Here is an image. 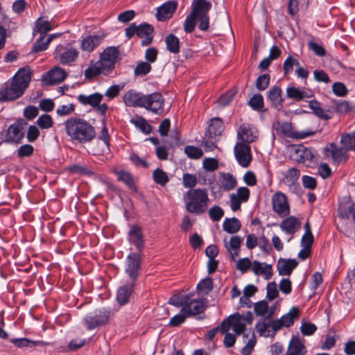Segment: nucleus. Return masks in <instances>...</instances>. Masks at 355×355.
I'll return each instance as SVG.
<instances>
[{
	"mask_svg": "<svg viewBox=\"0 0 355 355\" xmlns=\"http://www.w3.org/2000/svg\"><path fill=\"white\" fill-rule=\"evenodd\" d=\"M317 327L313 323L302 322L300 327L301 332L304 336H311L316 331Z\"/></svg>",
	"mask_w": 355,
	"mask_h": 355,
	"instance_id": "nucleus-64",
	"label": "nucleus"
},
{
	"mask_svg": "<svg viewBox=\"0 0 355 355\" xmlns=\"http://www.w3.org/2000/svg\"><path fill=\"white\" fill-rule=\"evenodd\" d=\"M128 239L130 242L139 250L141 249L144 243L141 227L138 225H132L128 232Z\"/></svg>",
	"mask_w": 355,
	"mask_h": 355,
	"instance_id": "nucleus-23",
	"label": "nucleus"
},
{
	"mask_svg": "<svg viewBox=\"0 0 355 355\" xmlns=\"http://www.w3.org/2000/svg\"><path fill=\"white\" fill-rule=\"evenodd\" d=\"M340 143L348 150H355V131L343 134L340 138Z\"/></svg>",
	"mask_w": 355,
	"mask_h": 355,
	"instance_id": "nucleus-44",
	"label": "nucleus"
},
{
	"mask_svg": "<svg viewBox=\"0 0 355 355\" xmlns=\"http://www.w3.org/2000/svg\"><path fill=\"white\" fill-rule=\"evenodd\" d=\"M220 187L229 191L234 189L236 184V179L230 173H220L219 178Z\"/></svg>",
	"mask_w": 355,
	"mask_h": 355,
	"instance_id": "nucleus-32",
	"label": "nucleus"
},
{
	"mask_svg": "<svg viewBox=\"0 0 355 355\" xmlns=\"http://www.w3.org/2000/svg\"><path fill=\"white\" fill-rule=\"evenodd\" d=\"M287 96L297 101L311 96L307 92L295 87H288L286 89Z\"/></svg>",
	"mask_w": 355,
	"mask_h": 355,
	"instance_id": "nucleus-43",
	"label": "nucleus"
},
{
	"mask_svg": "<svg viewBox=\"0 0 355 355\" xmlns=\"http://www.w3.org/2000/svg\"><path fill=\"white\" fill-rule=\"evenodd\" d=\"M334 110L341 114H355V106L346 101H339L334 104Z\"/></svg>",
	"mask_w": 355,
	"mask_h": 355,
	"instance_id": "nucleus-38",
	"label": "nucleus"
},
{
	"mask_svg": "<svg viewBox=\"0 0 355 355\" xmlns=\"http://www.w3.org/2000/svg\"><path fill=\"white\" fill-rule=\"evenodd\" d=\"M67 135L75 143L86 144L96 137L94 128L87 121L80 118L71 117L64 122Z\"/></svg>",
	"mask_w": 355,
	"mask_h": 355,
	"instance_id": "nucleus-1",
	"label": "nucleus"
},
{
	"mask_svg": "<svg viewBox=\"0 0 355 355\" xmlns=\"http://www.w3.org/2000/svg\"><path fill=\"white\" fill-rule=\"evenodd\" d=\"M37 124L42 129H48L53 125V121L50 115L42 114L37 119Z\"/></svg>",
	"mask_w": 355,
	"mask_h": 355,
	"instance_id": "nucleus-54",
	"label": "nucleus"
},
{
	"mask_svg": "<svg viewBox=\"0 0 355 355\" xmlns=\"http://www.w3.org/2000/svg\"><path fill=\"white\" fill-rule=\"evenodd\" d=\"M255 329L261 336L274 337L276 331L272 327V320L267 321L266 318L261 319L257 323Z\"/></svg>",
	"mask_w": 355,
	"mask_h": 355,
	"instance_id": "nucleus-25",
	"label": "nucleus"
},
{
	"mask_svg": "<svg viewBox=\"0 0 355 355\" xmlns=\"http://www.w3.org/2000/svg\"><path fill=\"white\" fill-rule=\"evenodd\" d=\"M300 309L296 307H292L290 311L282 315L279 319L272 320V327L275 330H280L282 327H289L294 324L295 320L300 317Z\"/></svg>",
	"mask_w": 355,
	"mask_h": 355,
	"instance_id": "nucleus-12",
	"label": "nucleus"
},
{
	"mask_svg": "<svg viewBox=\"0 0 355 355\" xmlns=\"http://www.w3.org/2000/svg\"><path fill=\"white\" fill-rule=\"evenodd\" d=\"M234 151L239 164L243 167H248L252 161L250 146L247 144L238 142Z\"/></svg>",
	"mask_w": 355,
	"mask_h": 355,
	"instance_id": "nucleus-13",
	"label": "nucleus"
},
{
	"mask_svg": "<svg viewBox=\"0 0 355 355\" xmlns=\"http://www.w3.org/2000/svg\"><path fill=\"white\" fill-rule=\"evenodd\" d=\"M141 107H144L155 114H161L164 109V99L159 93H153L142 97Z\"/></svg>",
	"mask_w": 355,
	"mask_h": 355,
	"instance_id": "nucleus-10",
	"label": "nucleus"
},
{
	"mask_svg": "<svg viewBox=\"0 0 355 355\" xmlns=\"http://www.w3.org/2000/svg\"><path fill=\"white\" fill-rule=\"evenodd\" d=\"M198 7L196 13V21L198 22V28L201 31H207L209 26V18L208 12L211 8V2L207 0H195L193 2V7Z\"/></svg>",
	"mask_w": 355,
	"mask_h": 355,
	"instance_id": "nucleus-5",
	"label": "nucleus"
},
{
	"mask_svg": "<svg viewBox=\"0 0 355 355\" xmlns=\"http://www.w3.org/2000/svg\"><path fill=\"white\" fill-rule=\"evenodd\" d=\"M101 73H103V68L98 62L90 66L85 71V76L86 78H92Z\"/></svg>",
	"mask_w": 355,
	"mask_h": 355,
	"instance_id": "nucleus-51",
	"label": "nucleus"
},
{
	"mask_svg": "<svg viewBox=\"0 0 355 355\" xmlns=\"http://www.w3.org/2000/svg\"><path fill=\"white\" fill-rule=\"evenodd\" d=\"M198 10V7H193L191 13L187 16L184 24V30L186 33H191L196 26V13Z\"/></svg>",
	"mask_w": 355,
	"mask_h": 355,
	"instance_id": "nucleus-39",
	"label": "nucleus"
},
{
	"mask_svg": "<svg viewBox=\"0 0 355 355\" xmlns=\"http://www.w3.org/2000/svg\"><path fill=\"white\" fill-rule=\"evenodd\" d=\"M103 36L90 35L81 41L80 48L83 51L90 53L93 51L102 42Z\"/></svg>",
	"mask_w": 355,
	"mask_h": 355,
	"instance_id": "nucleus-27",
	"label": "nucleus"
},
{
	"mask_svg": "<svg viewBox=\"0 0 355 355\" xmlns=\"http://www.w3.org/2000/svg\"><path fill=\"white\" fill-rule=\"evenodd\" d=\"M141 254L139 253H131L127 258L125 273L135 282L138 277L141 264Z\"/></svg>",
	"mask_w": 355,
	"mask_h": 355,
	"instance_id": "nucleus-16",
	"label": "nucleus"
},
{
	"mask_svg": "<svg viewBox=\"0 0 355 355\" xmlns=\"http://www.w3.org/2000/svg\"><path fill=\"white\" fill-rule=\"evenodd\" d=\"M130 122L145 133H149L151 130L150 126L147 123L146 121L142 117L137 116L135 118H133L131 119Z\"/></svg>",
	"mask_w": 355,
	"mask_h": 355,
	"instance_id": "nucleus-50",
	"label": "nucleus"
},
{
	"mask_svg": "<svg viewBox=\"0 0 355 355\" xmlns=\"http://www.w3.org/2000/svg\"><path fill=\"white\" fill-rule=\"evenodd\" d=\"M254 311L257 315L265 316L266 318H270L275 313V308L269 309L268 303L263 300L256 302L254 304Z\"/></svg>",
	"mask_w": 355,
	"mask_h": 355,
	"instance_id": "nucleus-35",
	"label": "nucleus"
},
{
	"mask_svg": "<svg viewBox=\"0 0 355 355\" xmlns=\"http://www.w3.org/2000/svg\"><path fill=\"white\" fill-rule=\"evenodd\" d=\"M110 319V311L106 309L96 310L88 313L84 318L85 324L88 330L94 329L106 324Z\"/></svg>",
	"mask_w": 355,
	"mask_h": 355,
	"instance_id": "nucleus-6",
	"label": "nucleus"
},
{
	"mask_svg": "<svg viewBox=\"0 0 355 355\" xmlns=\"http://www.w3.org/2000/svg\"><path fill=\"white\" fill-rule=\"evenodd\" d=\"M246 324L242 321V315L239 313L230 315L220 324V332L225 334L232 328L236 334L239 335L245 329Z\"/></svg>",
	"mask_w": 355,
	"mask_h": 355,
	"instance_id": "nucleus-9",
	"label": "nucleus"
},
{
	"mask_svg": "<svg viewBox=\"0 0 355 355\" xmlns=\"http://www.w3.org/2000/svg\"><path fill=\"white\" fill-rule=\"evenodd\" d=\"M277 131L282 133L284 137L295 139H302L315 135V132L312 130H295L289 123H282L279 124Z\"/></svg>",
	"mask_w": 355,
	"mask_h": 355,
	"instance_id": "nucleus-15",
	"label": "nucleus"
},
{
	"mask_svg": "<svg viewBox=\"0 0 355 355\" xmlns=\"http://www.w3.org/2000/svg\"><path fill=\"white\" fill-rule=\"evenodd\" d=\"M224 130V125L222 121L218 118H215L211 120V123L208 128L207 133L209 134V137H219Z\"/></svg>",
	"mask_w": 355,
	"mask_h": 355,
	"instance_id": "nucleus-37",
	"label": "nucleus"
},
{
	"mask_svg": "<svg viewBox=\"0 0 355 355\" xmlns=\"http://www.w3.org/2000/svg\"><path fill=\"white\" fill-rule=\"evenodd\" d=\"M209 215L212 220L218 221L223 216L224 211L219 206L215 205L209 209Z\"/></svg>",
	"mask_w": 355,
	"mask_h": 355,
	"instance_id": "nucleus-58",
	"label": "nucleus"
},
{
	"mask_svg": "<svg viewBox=\"0 0 355 355\" xmlns=\"http://www.w3.org/2000/svg\"><path fill=\"white\" fill-rule=\"evenodd\" d=\"M182 183L184 187L191 188V189L197 184V178L196 175L184 173L182 177Z\"/></svg>",
	"mask_w": 355,
	"mask_h": 355,
	"instance_id": "nucleus-56",
	"label": "nucleus"
},
{
	"mask_svg": "<svg viewBox=\"0 0 355 355\" xmlns=\"http://www.w3.org/2000/svg\"><path fill=\"white\" fill-rule=\"evenodd\" d=\"M338 215L342 218H349L352 217L355 223V204L347 207H340Z\"/></svg>",
	"mask_w": 355,
	"mask_h": 355,
	"instance_id": "nucleus-47",
	"label": "nucleus"
},
{
	"mask_svg": "<svg viewBox=\"0 0 355 355\" xmlns=\"http://www.w3.org/2000/svg\"><path fill=\"white\" fill-rule=\"evenodd\" d=\"M103 95L99 93H94L90 95L80 94L78 96V101L84 105L96 107L101 103Z\"/></svg>",
	"mask_w": 355,
	"mask_h": 355,
	"instance_id": "nucleus-33",
	"label": "nucleus"
},
{
	"mask_svg": "<svg viewBox=\"0 0 355 355\" xmlns=\"http://www.w3.org/2000/svg\"><path fill=\"white\" fill-rule=\"evenodd\" d=\"M130 160L137 167L148 168V163L145 159L140 157L136 153H132L130 156Z\"/></svg>",
	"mask_w": 355,
	"mask_h": 355,
	"instance_id": "nucleus-59",
	"label": "nucleus"
},
{
	"mask_svg": "<svg viewBox=\"0 0 355 355\" xmlns=\"http://www.w3.org/2000/svg\"><path fill=\"white\" fill-rule=\"evenodd\" d=\"M237 136L238 138L241 140V142L244 144L252 143L257 139L258 131L250 124L243 123L239 128Z\"/></svg>",
	"mask_w": 355,
	"mask_h": 355,
	"instance_id": "nucleus-18",
	"label": "nucleus"
},
{
	"mask_svg": "<svg viewBox=\"0 0 355 355\" xmlns=\"http://www.w3.org/2000/svg\"><path fill=\"white\" fill-rule=\"evenodd\" d=\"M218 167L217 159L214 158H205L203 161V168L207 171H214Z\"/></svg>",
	"mask_w": 355,
	"mask_h": 355,
	"instance_id": "nucleus-63",
	"label": "nucleus"
},
{
	"mask_svg": "<svg viewBox=\"0 0 355 355\" xmlns=\"http://www.w3.org/2000/svg\"><path fill=\"white\" fill-rule=\"evenodd\" d=\"M78 51L71 44L57 46L54 57L62 64H67L76 60L78 56Z\"/></svg>",
	"mask_w": 355,
	"mask_h": 355,
	"instance_id": "nucleus-7",
	"label": "nucleus"
},
{
	"mask_svg": "<svg viewBox=\"0 0 355 355\" xmlns=\"http://www.w3.org/2000/svg\"><path fill=\"white\" fill-rule=\"evenodd\" d=\"M118 57L119 51L116 47L110 46L104 50L98 61L103 68V74L107 75L114 69Z\"/></svg>",
	"mask_w": 355,
	"mask_h": 355,
	"instance_id": "nucleus-8",
	"label": "nucleus"
},
{
	"mask_svg": "<svg viewBox=\"0 0 355 355\" xmlns=\"http://www.w3.org/2000/svg\"><path fill=\"white\" fill-rule=\"evenodd\" d=\"M243 342L246 343V345L243 347L242 353L243 355H250L256 343L254 335L252 333L250 338L248 339V335L246 334H243Z\"/></svg>",
	"mask_w": 355,
	"mask_h": 355,
	"instance_id": "nucleus-46",
	"label": "nucleus"
},
{
	"mask_svg": "<svg viewBox=\"0 0 355 355\" xmlns=\"http://www.w3.org/2000/svg\"><path fill=\"white\" fill-rule=\"evenodd\" d=\"M306 347L297 338H293L288 345L286 355H304Z\"/></svg>",
	"mask_w": 355,
	"mask_h": 355,
	"instance_id": "nucleus-31",
	"label": "nucleus"
},
{
	"mask_svg": "<svg viewBox=\"0 0 355 355\" xmlns=\"http://www.w3.org/2000/svg\"><path fill=\"white\" fill-rule=\"evenodd\" d=\"M165 42L170 52L177 53L180 51V42L176 36L170 34L166 37Z\"/></svg>",
	"mask_w": 355,
	"mask_h": 355,
	"instance_id": "nucleus-45",
	"label": "nucleus"
},
{
	"mask_svg": "<svg viewBox=\"0 0 355 355\" xmlns=\"http://www.w3.org/2000/svg\"><path fill=\"white\" fill-rule=\"evenodd\" d=\"M332 91L337 96H345L347 94V87L340 82H336L333 84Z\"/></svg>",
	"mask_w": 355,
	"mask_h": 355,
	"instance_id": "nucleus-61",
	"label": "nucleus"
},
{
	"mask_svg": "<svg viewBox=\"0 0 355 355\" xmlns=\"http://www.w3.org/2000/svg\"><path fill=\"white\" fill-rule=\"evenodd\" d=\"M297 263L295 259H279L277 266L279 274L280 275H290L297 267Z\"/></svg>",
	"mask_w": 355,
	"mask_h": 355,
	"instance_id": "nucleus-29",
	"label": "nucleus"
},
{
	"mask_svg": "<svg viewBox=\"0 0 355 355\" xmlns=\"http://www.w3.org/2000/svg\"><path fill=\"white\" fill-rule=\"evenodd\" d=\"M34 148L30 144L21 146L17 150V155L19 158H24L31 156L33 154Z\"/></svg>",
	"mask_w": 355,
	"mask_h": 355,
	"instance_id": "nucleus-53",
	"label": "nucleus"
},
{
	"mask_svg": "<svg viewBox=\"0 0 355 355\" xmlns=\"http://www.w3.org/2000/svg\"><path fill=\"white\" fill-rule=\"evenodd\" d=\"M279 227L289 236L288 241H290L293 234L300 229L301 222L296 217L290 216L281 222Z\"/></svg>",
	"mask_w": 355,
	"mask_h": 355,
	"instance_id": "nucleus-19",
	"label": "nucleus"
},
{
	"mask_svg": "<svg viewBox=\"0 0 355 355\" xmlns=\"http://www.w3.org/2000/svg\"><path fill=\"white\" fill-rule=\"evenodd\" d=\"M185 154L191 159H199L202 155V150L193 146H187L184 148Z\"/></svg>",
	"mask_w": 355,
	"mask_h": 355,
	"instance_id": "nucleus-52",
	"label": "nucleus"
},
{
	"mask_svg": "<svg viewBox=\"0 0 355 355\" xmlns=\"http://www.w3.org/2000/svg\"><path fill=\"white\" fill-rule=\"evenodd\" d=\"M268 97L274 107L278 110L282 108L283 99L282 98V89L279 87L275 86L270 88Z\"/></svg>",
	"mask_w": 355,
	"mask_h": 355,
	"instance_id": "nucleus-34",
	"label": "nucleus"
},
{
	"mask_svg": "<svg viewBox=\"0 0 355 355\" xmlns=\"http://www.w3.org/2000/svg\"><path fill=\"white\" fill-rule=\"evenodd\" d=\"M178 3L176 1H169L157 8L156 17L159 21H165L171 18L176 10Z\"/></svg>",
	"mask_w": 355,
	"mask_h": 355,
	"instance_id": "nucleus-20",
	"label": "nucleus"
},
{
	"mask_svg": "<svg viewBox=\"0 0 355 355\" xmlns=\"http://www.w3.org/2000/svg\"><path fill=\"white\" fill-rule=\"evenodd\" d=\"M300 173L296 168H291L284 173V180L288 185H293L299 179Z\"/></svg>",
	"mask_w": 355,
	"mask_h": 355,
	"instance_id": "nucleus-42",
	"label": "nucleus"
},
{
	"mask_svg": "<svg viewBox=\"0 0 355 355\" xmlns=\"http://www.w3.org/2000/svg\"><path fill=\"white\" fill-rule=\"evenodd\" d=\"M269 83L270 76L268 74H263L257 79L256 87L259 90L262 91L268 87Z\"/></svg>",
	"mask_w": 355,
	"mask_h": 355,
	"instance_id": "nucleus-62",
	"label": "nucleus"
},
{
	"mask_svg": "<svg viewBox=\"0 0 355 355\" xmlns=\"http://www.w3.org/2000/svg\"><path fill=\"white\" fill-rule=\"evenodd\" d=\"M186 210L200 215L207 210L210 202L207 191L202 189H191L184 196Z\"/></svg>",
	"mask_w": 355,
	"mask_h": 355,
	"instance_id": "nucleus-3",
	"label": "nucleus"
},
{
	"mask_svg": "<svg viewBox=\"0 0 355 355\" xmlns=\"http://www.w3.org/2000/svg\"><path fill=\"white\" fill-rule=\"evenodd\" d=\"M343 146L342 148H338L334 143H331L326 148L325 152L327 156H330L332 159L336 162H340L347 159V151Z\"/></svg>",
	"mask_w": 355,
	"mask_h": 355,
	"instance_id": "nucleus-22",
	"label": "nucleus"
},
{
	"mask_svg": "<svg viewBox=\"0 0 355 355\" xmlns=\"http://www.w3.org/2000/svg\"><path fill=\"white\" fill-rule=\"evenodd\" d=\"M151 69L150 63L141 62L139 63L135 69L136 76H144L147 74Z\"/></svg>",
	"mask_w": 355,
	"mask_h": 355,
	"instance_id": "nucleus-60",
	"label": "nucleus"
},
{
	"mask_svg": "<svg viewBox=\"0 0 355 355\" xmlns=\"http://www.w3.org/2000/svg\"><path fill=\"white\" fill-rule=\"evenodd\" d=\"M273 211L280 217L287 216L290 213V206L286 195L280 191L272 196Z\"/></svg>",
	"mask_w": 355,
	"mask_h": 355,
	"instance_id": "nucleus-11",
	"label": "nucleus"
},
{
	"mask_svg": "<svg viewBox=\"0 0 355 355\" xmlns=\"http://www.w3.org/2000/svg\"><path fill=\"white\" fill-rule=\"evenodd\" d=\"M30 81V69H20L12 78V82L0 90V102L13 101L21 96Z\"/></svg>",
	"mask_w": 355,
	"mask_h": 355,
	"instance_id": "nucleus-2",
	"label": "nucleus"
},
{
	"mask_svg": "<svg viewBox=\"0 0 355 355\" xmlns=\"http://www.w3.org/2000/svg\"><path fill=\"white\" fill-rule=\"evenodd\" d=\"M216 141V137L213 136L212 137H209V134L207 133L204 137L202 145L205 148V150L211 151L216 147L215 144Z\"/></svg>",
	"mask_w": 355,
	"mask_h": 355,
	"instance_id": "nucleus-57",
	"label": "nucleus"
},
{
	"mask_svg": "<svg viewBox=\"0 0 355 355\" xmlns=\"http://www.w3.org/2000/svg\"><path fill=\"white\" fill-rule=\"evenodd\" d=\"M212 288L213 281L209 277L201 280L197 285L198 291L202 294H208Z\"/></svg>",
	"mask_w": 355,
	"mask_h": 355,
	"instance_id": "nucleus-48",
	"label": "nucleus"
},
{
	"mask_svg": "<svg viewBox=\"0 0 355 355\" xmlns=\"http://www.w3.org/2000/svg\"><path fill=\"white\" fill-rule=\"evenodd\" d=\"M153 31V27L148 24H142L139 26L132 24L125 29V35L128 38H131L135 34L139 37H144L141 44L148 46L152 42Z\"/></svg>",
	"mask_w": 355,
	"mask_h": 355,
	"instance_id": "nucleus-4",
	"label": "nucleus"
},
{
	"mask_svg": "<svg viewBox=\"0 0 355 355\" xmlns=\"http://www.w3.org/2000/svg\"><path fill=\"white\" fill-rule=\"evenodd\" d=\"M134 282L128 285L121 286L117 291L116 299L121 305L128 302L133 291Z\"/></svg>",
	"mask_w": 355,
	"mask_h": 355,
	"instance_id": "nucleus-30",
	"label": "nucleus"
},
{
	"mask_svg": "<svg viewBox=\"0 0 355 355\" xmlns=\"http://www.w3.org/2000/svg\"><path fill=\"white\" fill-rule=\"evenodd\" d=\"M205 304L203 300H191L187 302L182 308V313L187 316L200 314L204 311Z\"/></svg>",
	"mask_w": 355,
	"mask_h": 355,
	"instance_id": "nucleus-21",
	"label": "nucleus"
},
{
	"mask_svg": "<svg viewBox=\"0 0 355 355\" xmlns=\"http://www.w3.org/2000/svg\"><path fill=\"white\" fill-rule=\"evenodd\" d=\"M252 270L257 275H262L266 279H270L272 272V266L266 263H261L258 261H254L252 263Z\"/></svg>",
	"mask_w": 355,
	"mask_h": 355,
	"instance_id": "nucleus-28",
	"label": "nucleus"
},
{
	"mask_svg": "<svg viewBox=\"0 0 355 355\" xmlns=\"http://www.w3.org/2000/svg\"><path fill=\"white\" fill-rule=\"evenodd\" d=\"M113 171L117 176L118 180L123 182L131 190L135 191V180L130 173L124 170L118 171L116 169Z\"/></svg>",
	"mask_w": 355,
	"mask_h": 355,
	"instance_id": "nucleus-36",
	"label": "nucleus"
},
{
	"mask_svg": "<svg viewBox=\"0 0 355 355\" xmlns=\"http://www.w3.org/2000/svg\"><path fill=\"white\" fill-rule=\"evenodd\" d=\"M225 246L230 253L232 259L235 260L236 257L239 256V249L242 243V239L236 235L231 237L230 241H227V238L224 240Z\"/></svg>",
	"mask_w": 355,
	"mask_h": 355,
	"instance_id": "nucleus-24",
	"label": "nucleus"
},
{
	"mask_svg": "<svg viewBox=\"0 0 355 355\" xmlns=\"http://www.w3.org/2000/svg\"><path fill=\"white\" fill-rule=\"evenodd\" d=\"M223 227L225 232L230 234H234L240 230L241 223L236 218H226L223 222Z\"/></svg>",
	"mask_w": 355,
	"mask_h": 355,
	"instance_id": "nucleus-40",
	"label": "nucleus"
},
{
	"mask_svg": "<svg viewBox=\"0 0 355 355\" xmlns=\"http://www.w3.org/2000/svg\"><path fill=\"white\" fill-rule=\"evenodd\" d=\"M250 106L254 110H259L263 107V96L259 94L254 95L249 101Z\"/></svg>",
	"mask_w": 355,
	"mask_h": 355,
	"instance_id": "nucleus-55",
	"label": "nucleus"
},
{
	"mask_svg": "<svg viewBox=\"0 0 355 355\" xmlns=\"http://www.w3.org/2000/svg\"><path fill=\"white\" fill-rule=\"evenodd\" d=\"M153 177L154 181L162 186L165 185L169 180L167 173L160 168H157L153 171Z\"/></svg>",
	"mask_w": 355,
	"mask_h": 355,
	"instance_id": "nucleus-49",
	"label": "nucleus"
},
{
	"mask_svg": "<svg viewBox=\"0 0 355 355\" xmlns=\"http://www.w3.org/2000/svg\"><path fill=\"white\" fill-rule=\"evenodd\" d=\"M67 77L64 69L55 67L42 76V82L44 85L49 86L62 83Z\"/></svg>",
	"mask_w": 355,
	"mask_h": 355,
	"instance_id": "nucleus-14",
	"label": "nucleus"
},
{
	"mask_svg": "<svg viewBox=\"0 0 355 355\" xmlns=\"http://www.w3.org/2000/svg\"><path fill=\"white\" fill-rule=\"evenodd\" d=\"M144 94L130 89L123 95V102L129 107H141Z\"/></svg>",
	"mask_w": 355,
	"mask_h": 355,
	"instance_id": "nucleus-26",
	"label": "nucleus"
},
{
	"mask_svg": "<svg viewBox=\"0 0 355 355\" xmlns=\"http://www.w3.org/2000/svg\"><path fill=\"white\" fill-rule=\"evenodd\" d=\"M67 170L69 173L73 174H78L82 175H92L94 174V172L93 171L92 168L85 165L73 164L69 166L67 168Z\"/></svg>",
	"mask_w": 355,
	"mask_h": 355,
	"instance_id": "nucleus-41",
	"label": "nucleus"
},
{
	"mask_svg": "<svg viewBox=\"0 0 355 355\" xmlns=\"http://www.w3.org/2000/svg\"><path fill=\"white\" fill-rule=\"evenodd\" d=\"M26 125L25 122H17L11 125L8 130L5 138L7 143L19 144L24 137L23 129Z\"/></svg>",
	"mask_w": 355,
	"mask_h": 355,
	"instance_id": "nucleus-17",
	"label": "nucleus"
}]
</instances>
